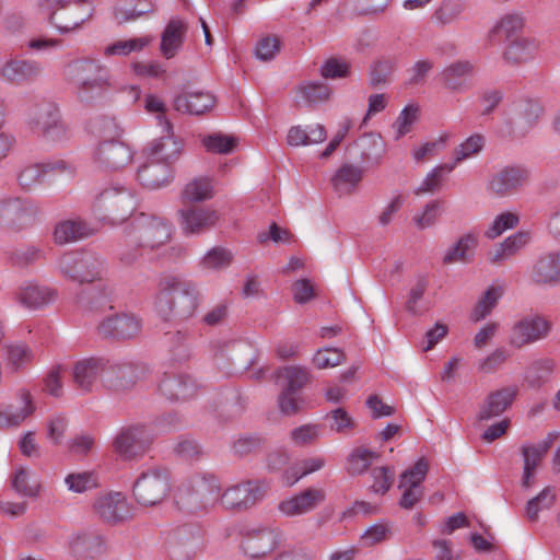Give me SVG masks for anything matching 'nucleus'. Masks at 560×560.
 <instances>
[{"label": "nucleus", "mask_w": 560, "mask_h": 560, "mask_svg": "<svg viewBox=\"0 0 560 560\" xmlns=\"http://www.w3.org/2000/svg\"><path fill=\"white\" fill-rule=\"evenodd\" d=\"M197 284L179 276H163L154 298V308L164 320H184L192 317L199 306Z\"/></svg>", "instance_id": "obj_1"}, {"label": "nucleus", "mask_w": 560, "mask_h": 560, "mask_svg": "<svg viewBox=\"0 0 560 560\" xmlns=\"http://www.w3.org/2000/svg\"><path fill=\"white\" fill-rule=\"evenodd\" d=\"M171 472L163 466L144 468L133 482L132 495L143 508L162 504L171 494Z\"/></svg>", "instance_id": "obj_2"}, {"label": "nucleus", "mask_w": 560, "mask_h": 560, "mask_svg": "<svg viewBox=\"0 0 560 560\" xmlns=\"http://www.w3.org/2000/svg\"><path fill=\"white\" fill-rule=\"evenodd\" d=\"M58 268L66 278L80 284L101 281L107 273L105 260L90 252L65 253L58 260Z\"/></svg>", "instance_id": "obj_3"}, {"label": "nucleus", "mask_w": 560, "mask_h": 560, "mask_svg": "<svg viewBox=\"0 0 560 560\" xmlns=\"http://www.w3.org/2000/svg\"><path fill=\"white\" fill-rule=\"evenodd\" d=\"M148 110L155 115L158 124L165 132L163 136L154 139L144 150V154L150 160L167 163L171 167L177 162L184 151V140L173 132V126L166 107H147Z\"/></svg>", "instance_id": "obj_4"}, {"label": "nucleus", "mask_w": 560, "mask_h": 560, "mask_svg": "<svg viewBox=\"0 0 560 560\" xmlns=\"http://www.w3.org/2000/svg\"><path fill=\"white\" fill-rule=\"evenodd\" d=\"M268 491L265 480H242L226 487L219 497V503L226 511L245 512L262 501Z\"/></svg>", "instance_id": "obj_5"}, {"label": "nucleus", "mask_w": 560, "mask_h": 560, "mask_svg": "<svg viewBox=\"0 0 560 560\" xmlns=\"http://www.w3.org/2000/svg\"><path fill=\"white\" fill-rule=\"evenodd\" d=\"M95 212L113 222L126 220L136 209L133 195L122 187L104 189L94 203Z\"/></svg>", "instance_id": "obj_6"}, {"label": "nucleus", "mask_w": 560, "mask_h": 560, "mask_svg": "<svg viewBox=\"0 0 560 560\" xmlns=\"http://www.w3.org/2000/svg\"><path fill=\"white\" fill-rule=\"evenodd\" d=\"M171 224L160 218H142L133 226L132 231L128 234V244H137L142 250L158 249L164 245L171 237Z\"/></svg>", "instance_id": "obj_7"}, {"label": "nucleus", "mask_w": 560, "mask_h": 560, "mask_svg": "<svg viewBox=\"0 0 560 560\" xmlns=\"http://www.w3.org/2000/svg\"><path fill=\"white\" fill-rule=\"evenodd\" d=\"M39 7L47 13L49 23L60 33L78 30L90 16L81 12L80 4L70 0H39Z\"/></svg>", "instance_id": "obj_8"}, {"label": "nucleus", "mask_w": 560, "mask_h": 560, "mask_svg": "<svg viewBox=\"0 0 560 560\" xmlns=\"http://www.w3.org/2000/svg\"><path fill=\"white\" fill-rule=\"evenodd\" d=\"M551 323L541 315L530 314L522 317L511 328L509 343L517 349L546 339L551 331Z\"/></svg>", "instance_id": "obj_9"}, {"label": "nucleus", "mask_w": 560, "mask_h": 560, "mask_svg": "<svg viewBox=\"0 0 560 560\" xmlns=\"http://www.w3.org/2000/svg\"><path fill=\"white\" fill-rule=\"evenodd\" d=\"M177 220L185 235H199L218 224L220 213L211 207L184 203L177 211Z\"/></svg>", "instance_id": "obj_10"}, {"label": "nucleus", "mask_w": 560, "mask_h": 560, "mask_svg": "<svg viewBox=\"0 0 560 560\" xmlns=\"http://www.w3.org/2000/svg\"><path fill=\"white\" fill-rule=\"evenodd\" d=\"M72 77L80 84L81 93L100 94L109 86L106 69L97 61L82 59L70 65Z\"/></svg>", "instance_id": "obj_11"}, {"label": "nucleus", "mask_w": 560, "mask_h": 560, "mask_svg": "<svg viewBox=\"0 0 560 560\" xmlns=\"http://www.w3.org/2000/svg\"><path fill=\"white\" fill-rule=\"evenodd\" d=\"M149 368L144 363L122 362L109 363L106 360L104 386L112 390H124L132 387L138 381L144 378Z\"/></svg>", "instance_id": "obj_12"}, {"label": "nucleus", "mask_w": 560, "mask_h": 560, "mask_svg": "<svg viewBox=\"0 0 560 560\" xmlns=\"http://www.w3.org/2000/svg\"><path fill=\"white\" fill-rule=\"evenodd\" d=\"M153 439L151 430L144 424L122 428L114 441V450L121 457L131 459L142 455Z\"/></svg>", "instance_id": "obj_13"}, {"label": "nucleus", "mask_w": 560, "mask_h": 560, "mask_svg": "<svg viewBox=\"0 0 560 560\" xmlns=\"http://www.w3.org/2000/svg\"><path fill=\"white\" fill-rule=\"evenodd\" d=\"M94 512L106 523L116 525L130 520L133 506L122 492L100 494L93 503Z\"/></svg>", "instance_id": "obj_14"}, {"label": "nucleus", "mask_w": 560, "mask_h": 560, "mask_svg": "<svg viewBox=\"0 0 560 560\" xmlns=\"http://www.w3.org/2000/svg\"><path fill=\"white\" fill-rule=\"evenodd\" d=\"M282 541V534L277 528L255 527L243 537L242 548L250 558H262L273 551Z\"/></svg>", "instance_id": "obj_15"}, {"label": "nucleus", "mask_w": 560, "mask_h": 560, "mask_svg": "<svg viewBox=\"0 0 560 560\" xmlns=\"http://www.w3.org/2000/svg\"><path fill=\"white\" fill-rule=\"evenodd\" d=\"M94 163L102 168L117 170L132 159L131 150L119 138L102 140L93 151Z\"/></svg>", "instance_id": "obj_16"}, {"label": "nucleus", "mask_w": 560, "mask_h": 560, "mask_svg": "<svg viewBox=\"0 0 560 560\" xmlns=\"http://www.w3.org/2000/svg\"><path fill=\"white\" fill-rule=\"evenodd\" d=\"M429 470V464L424 458H420L410 469L404 471L400 476L399 488L402 490L400 506L412 509L423 495L421 486Z\"/></svg>", "instance_id": "obj_17"}, {"label": "nucleus", "mask_w": 560, "mask_h": 560, "mask_svg": "<svg viewBox=\"0 0 560 560\" xmlns=\"http://www.w3.org/2000/svg\"><path fill=\"white\" fill-rule=\"evenodd\" d=\"M559 435L560 433L558 431H552L549 432L546 439L538 444L522 446L523 475L521 485L524 489H529L534 486L537 468Z\"/></svg>", "instance_id": "obj_18"}, {"label": "nucleus", "mask_w": 560, "mask_h": 560, "mask_svg": "<svg viewBox=\"0 0 560 560\" xmlns=\"http://www.w3.org/2000/svg\"><path fill=\"white\" fill-rule=\"evenodd\" d=\"M106 370V360L101 358H88L78 361L72 371L73 384L83 393H90L94 389L98 378L104 384V373Z\"/></svg>", "instance_id": "obj_19"}, {"label": "nucleus", "mask_w": 560, "mask_h": 560, "mask_svg": "<svg viewBox=\"0 0 560 560\" xmlns=\"http://www.w3.org/2000/svg\"><path fill=\"white\" fill-rule=\"evenodd\" d=\"M200 542L199 532L190 525L176 528L168 540L170 555L174 560H189L196 556Z\"/></svg>", "instance_id": "obj_20"}, {"label": "nucleus", "mask_w": 560, "mask_h": 560, "mask_svg": "<svg viewBox=\"0 0 560 560\" xmlns=\"http://www.w3.org/2000/svg\"><path fill=\"white\" fill-rule=\"evenodd\" d=\"M141 319L133 314H117L105 318L98 325V332L104 337L129 339L138 336Z\"/></svg>", "instance_id": "obj_21"}, {"label": "nucleus", "mask_w": 560, "mask_h": 560, "mask_svg": "<svg viewBox=\"0 0 560 560\" xmlns=\"http://www.w3.org/2000/svg\"><path fill=\"white\" fill-rule=\"evenodd\" d=\"M180 491L185 492L196 503L206 505L210 500L218 499L220 493V482L213 475H196L189 479L187 485H183Z\"/></svg>", "instance_id": "obj_22"}, {"label": "nucleus", "mask_w": 560, "mask_h": 560, "mask_svg": "<svg viewBox=\"0 0 560 560\" xmlns=\"http://www.w3.org/2000/svg\"><path fill=\"white\" fill-rule=\"evenodd\" d=\"M5 369L9 374H19L28 370L35 362L34 349L25 341L9 342L3 347Z\"/></svg>", "instance_id": "obj_23"}, {"label": "nucleus", "mask_w": 560, "mask_h": 560, "mask_svg": "<svg viewBox=\"0 0 560 560\" xmlns=\"http://www.w3.org/2000/svg\"><path fill=\"white\" fill-rule=\"evenodd\" d=\"M324 500V490L308 488L292 498L281 501L279 510L287 516H298L313 511Z\"/></svg>", "instance_id": "obj_24"}, {"label": "nucleus", "mask_w": 560, "mask_h": 560, "mask_svg": "<svg viewBox=\"0 0 560 560\" xmlns=\"http://www.w3.org/2000/svg\"><path fill=\"white\" fill-rule=\"evenodd\" d=\"M145 162L139 166L137 177L140 184L149 189H159L166 186L173 179V170L167 163L150 160L145 155Z\"/></svg>", "instance_id": "obj_25"}, {"label": "nucleus", "mask_w": 560, "mask_h": 560, "mask_svg": "<svg viewBox=\"0 0 560 560\" xmlns=\"http://www.w3.org/2000/svg\"><path fill=\"white\" fill-rule=\"evenodd\" d=\"M159 388L168 399L186 400L198 393L199 385L188 374H166L160 382Z\"/></svg>", "instance_id": "obj_26"}, {"label": "nucleus", "mask_w": 560, "mask_h": 560, "mask_svg": "<svg viewBox=\"0 0 560 560\" xmlns=\"http://www.w3.org/2000/svg\"><path fill=\"white\" fill-rule=\"evenodd\" d=\"M40 62L27 59H10L0 68V77L11 83L34 81L42 74Z\"/></svg>", "instance_id": "obj_27"}, {"label": "nucleus", "mask_w": 560, "mask_h": 560, "mask_svg": "<svg viewBox=\"0 0 560 560\" xmlns=\"http://www.w3.org/2000/svg\"><path fill=\"white\" fill-rule=\"evenodd\" d=\"M528 171L521 166H510L498 172L489 182V189L499 196L514 192L528 180Z\"/></svg>", "instance_id": "obj_28"}, {"label": "nucleus", "mask_w": 560, "mask_h": 560, "mask_svg": "<svg viewBox=\"0 0 560 560\" xmlns=\"http://www.w3.org/2000/svg\"><path fill=\"white\" fill-rule=\"evenodd\" d=\"M98 225L85 220H65L59 222L54 231V240L57 244H67L93 235Z\"/></svg>", "instance_id": "obj_29"}, {"label": "nucleus", "mask_w": 560, "mask_h": 560, "mask_svg": "<svg viewBox=\"0 0 560 560\" xmlns=\"http://www.w3.org/2000/svg\"><path fill=\"white\" fill-rule=\"evenodd\" d=\"M530 279L536 284L553 285L560 282V252L540 256L530 271Z\"/></svg>", "instance_id": "obj_30"}, {"label": "nucleus", "mask_w": 560, "mask_h": 560, "mask_svg": "<svg viewBox=\"0 0 560 560\" xmlns=\"http://www.w3.org/2000/svg\"><path fill=\"white\" fill-rule=\"evenodd\" d=\"M530 233L527 231H517L508 236L502 242L494 245L488 253V260L491 264L499 265L517 255L530 242Z\"/></svg>", "instance_id": "obj_31"}, {"label": "nucleus", "mask_w": 560, "mask_h": 560, "mask_svg": "<svg viewBox=\"0 0 560 560\" xmlns=\"http://www.w3.org/2000/svg\"><path fill=\"white\" fill-rule=\"evenodd\" d=\"M516 394V387H503L491 392L480 407L479 420H490L502 415L512 405Z\"/></svg>", "instance_id": "obj_32"}, {"label": "nucleus", "mask_w": 560, "mask_h": 560, "mask_svg": "<svg viewBox=\"0 0 560 560\" xmlns=\"http://www.w3.org/2000/svg\"><path fill=\"white\" fill-rule=\"evenodd\" d=\"M56 298L57 292L54 289L37 283H26L16 293L19 303L31 310L42 308L54 302Z\"/></svg>", "instance_id": "obj_33"}, {"label": "nucleus", "mask_w": 560, "mask_h": 560, "mask_svg": "<svg viewBox=\"0 0 560 560\" xmlns=\"http://www.w3.org/2000/svg\"><path fill=\"white\" fill-rule=\"evenodd\" d=\"M187 24L179 19H171L161 35L160 50L166 58H173L184 43Z\"/></svg>", "instance_id": "obj_34"}, {"label": "nucleus", "mask_w": 560, "mask_h": 560, "mask_svg": "<svg viewBox=\"0 0 560 560\" xmlns=\"http://www.w3.org/2000/svg\"><path fill=\"white\" fill-rule=\"evenodd\" d=\"M557 371V362L552 358L534 360L526 369L524 382L530 388L539 389L551 382Z\"/></svg>", "instance_id": "obj_35"}, {"label": "nucleus", "mask_w": 560, "mask_h": 560, "mask_svg": "<svg viewBox=\"0 0 560 560\" xmlns=\"http://www.w3.org/2000/svg\"><path fill=\"white\" fill-rule=\"evenodd\" d=\"M363 178V170L353 164H343L331 178L335 191L339 196L354 192Z\"/></svg>", "instance_id": "obj_36"}, {"label": "nucleus", "mask_w": 560, "mask_h": 560, "mask_svg": "<svg viewBox=\"0 0 560 560\" xmlns=\"http://www.w3.org/2000/svg\"><path fill=\"white\" fill-rule=\"evenodd\" d=\"M478 245V235L476 233L464 234L453 246H451L443 256V264H467L472 260L475 249Z\"/></svg>", "instance_id": "obj_37"}, {"label": "nucleus", "mask_w": 560, "mask_h": 560, "mask_svg": "<svg viewBox=\"0 0 560 560\" xmlns=\"http://www.w3.org/2000/svg\"><path fill=\"white\" fill-rule=\"evenodd\" d=\"M472 73L474 66L469 61H457L444 68L439 79L446 89L458 91L465 86Z\"/></svg>", "instance_id": "obj_38"}, {"label": "nucleus", "mask_w": 560, "mask_h": 560, "mask_svg": "<svg viewBox=\"0 0 560 560\" xmlns=\"http://www.w3.org/2000/svg\"><path fill=\"white\" fill-rule=\"evenodd\" d=\"M154 4L150 0H121L114 10V16L118 24L135 21L151 14Z\"/></svg>", "instance_id": "obj_39"}, {"label": "nucleus", "mask_w": 560, "mask_h": 560, "mask_svg": "<svg viewBox=\"0 0 560 560\" xmlns=\"http://www.w3.org/2000/svg\"><path fill=\"white\" fill-rule=\"evenodd\" d=\"M20 398L23 402V407L18 409L13 406H9L0 410V429L19 427L34 412L31 394L27 390H21Z\"/></svg>", "instance_id": "obj_40"}, {"label": "nucleus", "mask_w": 560, "mask_h": 560, "mask_svg": "<svg viewBox=\"0 0 560 560\" xmlns=\"http://www.w3.org/2000/svg\"><path fill=\"white\" fill-rule=\"evenodd\" d=\"M28 202L20 198H8L0 200V224L15 225L21 223L24 217L32 213Z\"/></svg>", "instance_id": "obj_41"}, {"label": "nucleus", "mask_w": 560, "mask_h": 560, "mask_svg": "<svg viewBox=\"0 0 560 560\" xmlns=\"http://www.w3.org/2000/svg\"><path fill=\"white\" fill-rule=\"evenodd\" d=\"M212 180L208 177H198L189 182L182 191L183 203L194 205L209 200L213 197Z\"/></svg>", "instance_id": "obj_42"}, {"label": "nucleus", "mask_w": 560, "mask_h": 560, "mask_svg": "<svg viewBox=\"0 0 560 560\" xmlns=\"http://www.w3.org/2000/svg\"><path fill=\"white\" fill-rule=\"evenodd\" d=\"M277 375L283 389L300 392L310 382V371L304 366H283Z\"/></svg>", "instance_id": "obj_43"}, {"label": "nucleus", "mask_w": 560, "mask_h": 560, "mask_svg": "<svg viewBox=\"0 0 560 560\" xmlns=\"http://www.w3.org/2000/svg\"><path fill=\"white\" fill-rule=\"evenodd\" d=\"M36 125L51 141H60L66 138L67 130L59 120V113L56 108H46L45 112H42Z\"/></svg>", "instance_id": "obj_44"}, {"label": "nucleus", "mask_w": 560, "mask_h": 560, "mask_svg": "<svg viewBox=\"0 0 560 560\" xmlns=\"http://www.w3.org/2000/svg\"><path fill=\"white\" fill-rule=\"evenodd\" d=\"M88 131L102 140L120 138L122 129L114 119L106 116H96L88 122Z\"/></svg>", "instance_id": "obj_45"}, {"label": "nucleus", "mask_w": 560, "mask_h": 560, "mask_svg": "<svg viewBox=\"0 0 560 560\" xmlns=\"http://www.w3.org/2000/svg\"><path fill=\"white\" fill-rule=\"evenodd\" d=\"M537 43L528 38H517L506 48L504 57L509 62L518 65L532 59L537 51Z\"/></svg>", "instance_id": "obj_46"}, {"label": "nucleus", "mask_w": 560, "mask_h": 560, "mask_svg": "<svg viewBox=\"0 0 560 560\" xmlns=\"http://www.w3.org/2000/svg\"><path fill=\"white\" fill-rule=\"evenodd\" d=\"M463 0H443L434 11L432 19L440 25L446 26L456 22L465 11Z\"/></svg>", "instance_id": "obj_47"}, {"label": "nucleus", "mask_w": 560, "mask_h": 560, "mask_svg": "<svg viewBox=\"0 0 560 560\" xmlns=\"http://www.w3.org/2000/svg\"><path fill=\"white\" fill-rule=\"evenodd\" d=\"M201 143L210 153L229 154L237 145L238 140L234 136L222 132H213L201 138Z\"/></svg>", "instance_id": "obj_48"}, {"label": "nucleus", "mask_w": 560, "mask_h": 560, "mask_svg": "<svg viewBox=\"0 0 560 560\" xmlns=\"http://www.w3.org/2000/svg\"><path fill=\"white\" fill-rule=\"evenodd\" d=\"M556 502V490L552 487H545L536 497L532 498L525 508L526 517L536 522L539 512L550 509Z\"/></svg>", "instance_id": "obj_49"}, {"label": "nucleus", "mask_w": 560, "mask_h": 560, "mask_svg": "<svg viewBox=\"0 0 560 560\" xmlns=\"http://www.w3.org/2000/svg\"><path fill=\"white\" fill-rule=\"evenodd\" d=\"M518 223L520 217L516 212H502L493 219L492 223L483 234L488 240H494L501 236L504 232L516 228Z\"/></svg>", "instance_id": "obj_50"}, {"label": "nucleus", "mask_w": 560, "mask_h": 560, "mask_svg": "<svg viewBox=\"0 0 560 560\" xmlns=\"http://www.w3.org/2000/svg\"><path fill=\"white\" fill-rule=\"evenodd\" d=\"M12 486L18 493L25 497H34L39 490V481L36 476L23 467L14 472Z\"/></svg>", "instance_id": "obj_51"}, {"label": "nucleus", "mask_w": 560, "mask_h": 560, "mask_svg": "<svg viewBox=\"0 0 560 560\" xmlns=\"http://www.w3.org/2000/svg\"><path fill=\"white\" fill-rule=\"evenodd\" d=\"M69 491L82 493L98 486V477L94 471H79L69 474L65 478Z\"/></svg>", "instance_id": "obj_52"}, {"label": "nucleus", "mask_w": 560, "mask_h": 560, "mask_svg": "<svg viewBox=\"0 0 560 560\" xmlns=\"http://www.w3.org/2000/svg\"><path fill=\"white\" fill-rule=\"evenodd\" d=\"M326 464V460L322 456H315L302 460L296 466L292 467L287 472V483L293 485L299 481L302 477L320 470Z\"/></svg>", "instance_id": "obj_53"}, {"label": "nucleus", "mask_w": 560, "mask_h": 560, "mask_svg": "<svg viewBox=\"0 0 560 560\" xmlns=\"http://www.w3.org/2000/svg\"><path fill=\"white\" fill-rule=\"evenodd\" d=\"M396 67L397 61L395 58L383 57L375 61L371 68V84L377 86L389 82Z\"/></svg>", "instance_id": "obj_54"}, {"label": "nucleus", "mask_w": 560, "mask_h": 560, "mask_svg": "<svg viewBox=\"0 0 560 560\" xmlns=\"http://www.w3.org/2000/svg\"><path fill=\"white\" fill-rule=\"evenodd\" d=\"M375 458L376 453L364 447L355 448L348 457L347 469L351 475L363 474Z\"/></svg>", "instance_id": "obj_55"}, {"label": "nucleus", "mask_w": 560, "mask_h": 560, "mask_svg": "<svg viewBox=\"0 0 560 560\" xmlns=\"http://www.w3.org/2000/svg\"><path fill=\"white\" fill-rule=\"evenodd\" d=\"M523 18L518 14H508L492 28L490 36L501 39H510L523 27Z\"/></svg>", "instance_id": "obj_56"}, {"label": "nucleus", "mask_w": 560, "mask_h": 560, "mask_svg": "<svg viewBox=\"0 0 560 560\" xmlns=\"http://www.w3.org/2000/svg\"><path fill=\"white\" fill-rule=\"evenodd\" d=\"M151 42L150 37H138L126 40H117L104 49L105 56H127L132 51L142 50Z\"/></svg>", "instance_id": "obj_57"}, {"label": "nucleus", "mask_w": 560, "mask_h": 560, "mask_svg": "<svg viewBox=\"0 0 560 560\" xmlns=\"http://www.w3.org/2000/svg\"><path fill=\"white\" fill-rule=\"evenodd\" d=\"M503 290L499 287H490L476 304L472 318L478 322L485 318L492 308L497 305L498 301L502 296Z\"/></svg>", "instance_id": "obj_58"}, {"label": "nucleus", "mask_w": 560, "mask_h": 560, "mask_svg": "<svg viewBox=\"0 0 560 560\" xmlns=\"http://www.w3.org/2000/svg\"><path fill=\"white\" fill-rule=\"evenodd\" d=\"M232 260L233 255L230 250L223 247H214L203 256L200 265L203 269L220 270L228 268Z\"/></svg>", "instance_id": "obj_59"}, {"label": "nucleus", "mask_w": 560, "mask_h": 560, "mask_svg": "<svg viewBox=\"0 0 560 560\" xmlns=\"http://www.w3.org/2000/svg\"><path fill=\"white\" fill-rule=\"evenodd\" d=\"M346 360V354L337 348L318 349L313 357V364L319 369H330L340 365Z\"/></svg>", "instance_id": "obj_60"}, {"label": "nucleus", "mask_w": 560, "mask_h": 560, "mask_svg": "<svg viewBox=\"0 0 560 560\" xmlns=\"http://www.w3.org/2000/svg\"><path fill=\"white\" fill-rule=\"evenodd\" d=\"M299 91L305 102L308 103H325L332 101L331 89L324 83H308L300 86Z\"/></svg>", "instance_id": "obj_61"}, {"label": "nucleus", "mask_w": 560, "mask_h": 560, "mask_svg": "<svg viewBox=\"0 0 560 560\" xmlns=\"http://www.w3.org/2000/svg\"><path fill=\"white\" fill-rule=\"evenodd\" d=\"M485 145V139L481 135H474L467 138L454 151L455 164H458L467 159H470L481 152Z\"/></svg>", "instance_id": "obj_62"}, {"label": "nucleus", "mask_w": 560, "mask_h": 560, "mask_svg": "<svg viewBox=\"0 0 560 560\" xmlns=\"http://www.w3.org/2000/svg\"><path fill=\"white\" fill-rule=\"evenodd\" d=\"M509 358L510 353L505 348H497L486 358L480 360L478 370L483 374H493L504 365Z\"/></svg>", "instance_id": "obj_63"}, {"label": "nucleus", "mask_w": 560, "mask_h": 560, "mask_svg": "<svg viewBox=\"0 0 560 560\" xmlns=\"http://www.w3.org/2000/svg\"><path fill=\"white\" fill-rule=\"evenodd\" d=\"M350 73V65L346 60L331 57L320 67V74L326 79L347 78Z\"/></svg>", "instance_id": "obj_64"}]
</instances>
